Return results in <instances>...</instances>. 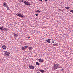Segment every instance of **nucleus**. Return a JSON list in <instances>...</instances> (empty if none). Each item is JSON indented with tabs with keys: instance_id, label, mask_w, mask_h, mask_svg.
Segmentation results:
<instances>
[{
	"instance_id": "13",
	"label": "nucleus",
	"mask_w": 73,
	"mask_h": 73,
	"mask_svg": "<svg viewBox=\"0 0 73 73\" xmlns=\"http://www.w3.org/2000/svg\"><path fill=\"white\" fill-rule=\"evenodd\" d=\"M6 7L7 10H9V7H8V5H7Z\"/></svg>"
},
{
	"instance_id": "3",
	"label": "nucleus",
	"mask_w": 73,
	"mask_h": 73,
	"mask_svg": "<svg viewBox=\"0 0 73 73\" xmlns=\"http://www.w3.org/2000/svg\"><path fill=\"white\" fill-rule=\"evenodd\" d=\"M24 4L25 5H30V3L29 2L26 1H24Z\"/></svg>"
},
{
	"instance_id": "8",
	"label": "nucleus",
	"mask_w": 73,
	"mask_h": 73,
	"mask_svg": "<svg viewBox=\"0 0 73 73\" xmlns=\"http://www.w3.org/2000/svg\"><path fill=\"white\" fill-rule=\"evenodd\" d=\"M10 53L9 52L6 51L5 52V54L7 56H8L9 55Z\"/></svg>"
},
{
	"instance_id": "30",
	"label": "nucleus",
	"mask_w": 73,
	"mask_h": 73,
	"mask_svg": "<svg viewBox=\"0 0 73 73\" xmlns=\"http://www.w3.org/2000/svg\"><path fill=\"white\" fill-rule=\"evenodd\" d=\"M60 67H61V66H59V68H60Z\"/></svg>"
},
{
	"instance_id": "27",
	"label": "nucleus",
	"mask_w": 73,
	"mask_h": 73,
	"mask_svg": "<svg viewBox=\"0 0 73 73\" xmlns=\"http://www.w3.org/2000/svg\"><path fill=\"white\" fill-rule=\"evenodd\" d=\"M27 38H28V39H29V38H31L30 37H27Z\"/></svg>"
},
{
	"instance_id": "24",
	"label": "nucleus",
	"mask_w": 73,
	"mask_h": 73,
	"mask_svg": "<svg viewBox=\"0 0 73 73\" xmlns=\"http://www.w3.org/2000/svg\"><path fill=\"white\" fill-rule=\"evenodd\" d=\"M70 12H72V13H73V10H71L70 11Z\"/></svg>"
},
{
	"instance_id": "18",
	"label": "nucleus",
	"mask_w": 73,
	"mask_h": 73,
	"mask_svg": "<svg viewBox=\"0 0 73 73\" xmlns=\"http://www.w3.org/2000/svg\"><path fill=\"white\" fill-rule=\"evenodd\" d=\"M69 7H65V8H66V9H69Z\"/></svg>"
},
{
	"instance_id": "19",
	"label": "nucleus",
	"mask_w": 73,
	"mask_h": 73,
	"mask_svg": "<svg viewBox=\"0 0 73 73\" xmlns=\"http://www.w3.org/2000/svg\"><path fill=\"white\" fill-rule=\"evenodd\" d=\"M22 50H25V48L24 47H22Z\"/></svg>"
},
{
	"instance_id": "11",
	"label": "nucleus",
	"mask_w": 73,
	"mask_h": 73,
	"mask_svg": "<svg viewBox=\"0 0 73 73\" xmlns=\"http://www.w3.org/2000/svg\"><path fill=\"white\" fill-rule=\"evenodd\" d=\"M51 40V39H48L46 40V41L47 42H48V43H50V42Z\"/></svg>"
},
{
	"instance_id": "17",
	"label": "nucleus",
	"mask_w": 73,
	"mask_h": 73,
	"mask_svg": "<svg viewBox=\"0 0 73 73\" xmlns=\"http://www.w3.org/2000/svg\"><path fill=\"white\" fill-rule=\"evenodd\" d=\"M36 64L37 65H40V63L38 62H36Z\"/></svg>"
},
{
	"instance_id": "23",
	"label": "nucleus",
	"mask_w": 73,
	"mask_h": 73,
	"mask_svg": "<svg viewBox=\"0 0 73 73\" xmlns=\"http://www.w3.org/2000/svg\"><path fill=\"white\" fill-rule=\"evenodd\" d=\"M61 70L62 72H64V69H62Z\"/></svg>"
},
{
	"instance_id": "7",
	"label": "nucleus",
	"mask_w": 73,
	"mask_h": 73,
	"mask_svg": "<svg viewBox=\"0 0 73 73\" xmlns=\"http://www.w3.org/2000/svg\"><path fill=\"white\" fill-rule=\"evenodd\" d=\"M17 16H19V17H21V18H23V15L20 13H18L17 14Z\"/></svg>"
},
{
	"instance_id": "26",
	"label": "nucleus",
	"mask_w": 73,
	"mask_h": 73,
	"mask_svg": "<svg viewBox=\"0 0 73 73\" xmlns=\"http://www.w3.org/2000/svg\"><path fill=\"white\" fill-rule=\"evenodd\" d=\"M21 1V2H23H23H24V1H23V0H22Z\"/></svg>"
},
{
	"instance_id": "5",
	"label": "nucleus",
	"mask_w": 73,
	"mask_h": 73,
	"mask_svg": "<svg viewBox=\"0 0 73 73\" xmlns=\"http://www.w3.org/2000/svg\"><path fill=\"white\" fill-rule=\"evenodd\" d=\"M29 68H30V69H34V68H35V67H34V66H33L32 65H29Z\"/></svg>"
},
{
	"instance_id": "1",
	"label": "nucleus",
	"mask_w": 73,
	"mask_h": 73,
	"mask_svg": "<svg viewBox=\"0 0 73 73\" xmlns=\"http://www.w3.org/2000/svg\"><path fill=\"white\" fill-rule=\"evenodd\" d=\"M3 27L2 26L0 27V30L1 31H8V29L7 28H3Z\"/></svg>"
},
{
	"instance_id": "22",
	"label": "nucleus",
	"mask_w": 73,
	"mask_h": 73,
	"mask_svg": "<svg viewBox=\"0 0 73 73\" xmlns=\"http://www.w3.org/2000/svg\"><path fill=\"white\" fill-rule=\"evenodd\" d=\"M52 43H54V41H53V40H52Z\"/></svg>"
},
{
	"instance_id": "32",
	"label": "nucleus",
	"mask_w": 73,
	"mask_h": 73,
	"mask_svg": "<svg viewBox=\"0 0 73 73\" xmlns=\"http://www.w3.org/2000/svg\"><path fill=\"white\" fill-rule=\"evenodd\" d=\"M17 14H16V15H17Z\"/></svg>"
},
{
	"instance_id": "25",
	"label": "nucleus",
	"mask_w": 73,
	"mask_h": 73,
	"mask_svg": "<svg viewBox=\"0 0 73 73\" xmlns=\"http://www.w3.org/2000/svg\"><path fill=\"white\" fill-rule=\"evenodd\" d=\"M39 1H41V2H42V0H39Z\"/></svg>"
},
{
	"instance_id": "21",
	"label": "nucleus",
	"mask_w": 73,
	"mask_h": 73,
	"mask_svg": "<svg viewBox=\"0 0 73 73\" xmlns=\"http://www.w3.org/2000/svg\"><path fill=\"white\" fill-rule=\"evenodd\" d=\"M38 15H38V14H35V15L36 16H38Z\"/></svg>"
},
{
	"instance_id": "15",
	"label": "nucleus",
	"mask_w": 73,
	"mask_h": 73,
	"mask_svg": "<svg viewBox=\"0 0 73 73\" xmlns=\"http://www.w3.org/2000/svg\"><path fill=\"white\" fill-rule=\"evenodd\" d=\"M28 47V46H24V48H25V49H27Z\"/></svg>"
},
{
	"instance_id": "16",
	"label": "nucleus",
	"mask_w": 73,
	"mask_h": 73,
	"mask_svg": "<svg viewBox=\"0 0 73 73\" xmlns=\"http://www.w3.org/2000/svg\"><path fill=\"white\" fill-rule=\"evenodd\" d=\"M40 72H42V73H44V72H45V71H44L42 70H41Z\"/></svg>"
},
{
	"instance_id": "28",
	"label": "nucleus",
	"mask_w": 73,
	"mask_h": 73,
	"mask_svg": "<svg viewBox=\"0 0 73 73\" xmlns=\"http://www.w3.org/2000/svg\"><path fill=\"white\" fill-rule=\"evenodd\" d=\"M48 1V0H45V1Z\"/></svg>"
},
{
	"instance_id": "31",
	"label": "nucleus",
	"mask_w": 73,
	"mask_h": 73,
	"mask_svg": "<svg viewBox=\"0 0 73 73\" xmlns=\"http://www.w3.org/2000/svg\"><path fill=\"white\" fill-rule=\"evenodd\" d=\"M64 11H63L64 12Z\"/></svg>"
},
{
	"instance_id": "20",
	"label": "nucleus",
	"mask_w": 73,
	"mask_h": 73,
	"mask_svg": "<svg viewBox=\"0 0 73 73\" xmlns=\"http://www.w3.org/2000/svg\"><path fill=\"white\" fill-rule=\"evenodd\" d=\"M53 46H57V43L54 44H53Z\"/></svg>"
},
{
	"instance_id": "14",
	"label": "nucleus",
	"mask_w": 73,
	"mask_h": 73,
	"mask_svg": "<svg viewBox=\"0 0 73 73\" xmlns=\"http://www.w3.org/2000/svg\"><path fill=\"white\" fill-rule=\"evenodd\" d=\"M35 12L40 13V10H36L35 11Z\"/></svg>"
},
{
	"instance_id": "2",
	"label": "nucleus",
	"mask_w": 73,
	"mask_h": 73,
	"mask_svg": "<svg viewBox=\"0 0 73 73\" xmlns=\"http://www.w3.org/2000/svg\"><path fill=\"white\" fill-rule=\"evenodd\" d=\"M53 67V68H54V70H56V69H58V68H59V67L58 66V65L56 64H54Z\"/></svg>"
},
{
	"instance_id": "12",
	"label": "nucleus",
	"mask_w": 73,
	"mask_h": 73,
	"mask_svg": "<svg viewBox=\"0 0 73 73\" xmlns=\"http://www.w3.org/2000/svg\"><path fill=\"white\" fill-rule=\"evenodd\" d=\"M28 49H29V50H32V49H33V48L32 47H28Z\"/></svg>"
},
{
	"instance_id": "6",
	"label": "nucleus",
	"mask_w": 73,
	"mask_h": 73,
	"mask_svg": "<svg viewBox=\"0 0 73 73\" xmlns=\"http://www.w3.org/2000/svg\"><path fill=\"white\" fill-rule=\"evenodd\" d=\"M38 61H39V62H44V60L43 59H39L38 60Z\"/></svg>"
},
{
	"instance_id": "10",
	"label": "nucleus",
	"mask_w": 73,
	"mask_h": 73,
	"mask_svg": "<svg viewBox=\"0 0 73 73\" xmlns=\"http://www.w3.org/2000/svg\"><path fill=\"white\" fill-rule=\"evenodd\" d=\"M2 48L3 49H5L7 48V47L3 45L2 46Z\"/></svg>"
},
{
	"instance_id": "4",
	"label": "nucleus",
	"mask_w": 73,
	"mask_h": 73,
	"mask_svg": "<svg viewBox=\"0 0 73 73\" xmlns=\"http://www.w3.org/2000/svg\"><path fill=\"white\" fill-rule=\"evenodd\" d=\"M13 36H14V38H17L18 37V35L16 34L15 33H13V34L12 35Z\"/></svg>"
},
{
	"instance_id": "29",
	"label": "nucleus",
	"mask_w": 73,
	"mask_h": 73,
	"mask_svg": "<svg viewBox=\"0 0 73 73\" xmlns=\"http://www.w3.org/2000/svg\"><path fill=\"white\" fill-rule=\"evenodd\" d=\"M37 73H40V72H37Z\"/></svg>"
},
{
	"instance_id": "9",
	"label": "nucleus",
	"mask_w": 73,
	"mask_h": 73,
	"mask_svg": "<svg viewBox=\"0 0 73 73\" xmlns=\"http://www.w3.org/2000/svg\"><path fill=\"white\" fill-rule=\"evenodd\" d=\"M3 7H7V5H7V3L5 2H4L3 3Z\"/></svg>"
}]
</instances>
